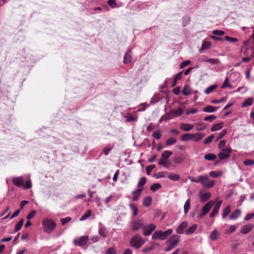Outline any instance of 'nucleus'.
Returning a JSON list of instances; mask_svg holds the SVG:
<instances>
[{
    "label": "nucleus",
    "instance_id": "obj_1",
    "mask_svg": "<svg viewBox=\"0 0 254 254\" xmlns=\"http://www.w3.org/2000/svg\"><path fill=\"white\" fill-rule=\"evenodd\" d=\"M44 231L47 234H51L56 227V223L51 219L45 218L42 221Z\"/></svg>",
    "mask_w": 254,
    "mask_h": 254
},
{
    "label": "nucleus",
    "instance_id": "obj_2",
    "mask_svg": "<svg viewBox=\"0 0 254 254\" xmlns=\"http://www.w3.org/2000/svg\"><path fill=\"white\" fill-rule=\"evenodd\" d=\"M173 232V230L172 229H169L164 232L161 230H158L153 234L152 239L155 240L158 239L161 240H164L171 235Z\"/></svg>",
    "mask_w": 254,
    "mask_h": 254
},
{
    "label": "nucleus",
    "instance_id": "obj_3",
    "mask_svg": "<svg viewBox=\"0 0 254 254\" xmlns=\"http://www.w3.org/2000/svg\"><path fill=\"white\" fill-rule=\"evenodd\" d=\"M145 243V240L139 234L134 235L130 241V246L135 249L140 248Z\"/></svg>",
    "mask_w": 254,
    "mask_h": 254
},
{
    "label": "nucleus",
    "instance_id": "obj_4",
    "mask_svg": "<svg viewBox=\"0 0 254 254\" xmlns=\"http://www.w3.org/2000/svg\"><path fill=\"white\" fill-rule=\"evenodd\" d=\"M180 237L177 235H173L170 237L167 241V243H168L169 244L164 251L165 252H169L175 248L179 243Z\"/></svg>",
    "mask_w": 254,
    "mask_h": 254
},
{
    "label": "nucleus",
    "instance_id": "obj_5",
    "mask_svg": "<svg viewBox=\"0 0 254 254\" xmlns=\"http://www.w3.org/2000/svg\"><path fill=\"white\" fill-rule=\"evenodd\" d=\"M201 177L202 179V182H200V183L206 188H211L213 187L215 184V181L214 180H210L208 176L202 175Z\"/></svg>",
    "mask_w": 254,
    "mask_h": 254
},
{
    "label": "nucleus",
    "instance_id": "obj_6",
    "mask_svg": "<svg viewBox=\"0 0 254 254\" xmlns=\"http://www.w3.org/2000/svg\"><path fill=\"white\" fill-rule=\"evenodd\" d=\"M232 152V149L229 146L226 147V149L221 150L218 155L220 160H224L228 158Z\"/></svg>",
    "mask_w": 254,
    "mask_h": 254
},
{
    "label": "nucleus",
    "instance_id": "obj_7",
    "mask_svg": "<svg viewBox=\"0 0 254 254\" xmlns=\"http://www.w3.org/2000/svg\"><path fill=\"white\" fill-rule=\"evenodd\" d=\"M89 239L88 236H81L78 238L75 239L73 243L75 246H78L80 247L84 246L86 244Z\"/></svg>",
    "mask_w": 254,
    "mask_h": 254
},
{
    "label": "nucleus",
    "instance_id": "obj_8",
    "mask_svg": "<svg viewBox=\"0 0 254 254\" xmlns=\"http://www.w3.org/2000/svg\"><path fill=\"white\" fill-rule=\"evenodd\" d=\"M188 222L185 221L182 222L177 228L176 231L178 234H183L185 233V230L188 226Z\"/></svg>",
    "mask_w": 254,
    "mask_h": 254
},
{
    "label": "nucleus",
    "instance_id": "obj_9",
    "mask_svg": "<svg viewBox=\"0 0 254 254\" xmlns=\"http://www.w3.org/2000/svg\"><path fill=\"white\" fill-rule=\"evenodd\" d=\"M155 228L156 226L155 225L153 224H149V225L143 227V233L145 236H149Z\"/></svg>",
    "mask_w": 254,
    "mask_h": 254
},
{
    "label": "nucleus",
    "instance_id": "obj_10",
    "mask_svg": "<svg viewBox=\"0 0 254 254\" xmlns=\"http://www.w3.org/2000/svg\"><path fill=\"white\" fill-rule=\"evenodd\" d=\"M143 224L144 221L142 219L136 220L132 222L131 230L137 231L143 226Z\"/></svg>",
    "mask_w": 254,
    "mask_h": 254
},
{
    "label": "nucleus",
    "instance_id": "obj_11",
    "mask_svg": "<svg viewBox=\"0 0 254 254\" xmlns=\"http://www.w3.org/2000/svg\"><path fill=\"white\" fill-rule=\"evenodd\" d=\"M199 196L201 202H205L210 198L211 193L209 192H205L201 190L199 193Z\"/></svg>",
    "mask_w": 254,
    "mask_h": 254
},
{
    "label": "nucleus",
    "instance_id": "obj_12",
    "mask_svg": "<svg viewBox=\"0 0 254 254\" xmlns=\"http://www.w3.org/2000/svg\"><path fill=\"white\" fill-rule=\"evenodd\" d=\"M254 228L253 224H249L243 226L241 229V233L243 234H247L250 233Z\"/></svg>",
    "mask_w": 254,
    "mask_h": 254
},
{
    "label": "nucleus",
    "instance_id": "obj_13",
    "mask_svg": "<svg viewBox=\"0 0 254 254\" xmlns=\"http://www.w3.org/2000/svg\"><path fill=\"white\" fill-rule=\"evenodd\" d=\"M24 182L22 177H15L12 179L13 184L18 187H22L23 186Z\"/></svg>",
    "mask_w": 254,
    "mask_h": 254
},
{
    "label": "nucleus",
    "instance_id": "obj_14",
    "mask_svg": "<svg viewBox=\"0 0 254 254\" xmlns=\"http://www.w3.org/2000/svg\"><path fill=\"white\" fill-rule=\"evenodd\" d=\"M132 52L130 49H127L126 51L124 58V62L125 64H129L131 62Z\"/></svg>",
    "mask_w": 254,
    "mask_h": 254
},
{
    "label": "nucleus",
    "instance_id": "obj_15",
    "mask_svg": "<svg viewBox=\"0 0 254 254\" xmlns=\"http://www.w3.org/2000/svg\"><path fill=\"white\" fill-rule=\"evenodd\" d=\"M222 204V200L217 198L215 201H209L204 206H220Z\"/></svg>",
    "mask_w": 254,
    "mask_h": 254
},
{
    "label": "nucleus",
    "instance_id": "obj_16",
    "mask_svg": "<svg viewBox=\"0 0 254 254\" xmlns=\"http://www.w3.org/2000/svg\"><path fill=\"white\" fill-rule=\"evenodd\" d=\"M205 134L203 133H195L192 134V140L194 141H198L200 140L204 136Z\"/></svg>",
    "mask_w": 254,
    "mask_h": 254
},
{
    "label": "nucleus",
    "instance_id": "obj_17",
    "mask_svg": "<svg viewBox=\"0 0 254 254\" xmlns=\"http://www.w3.org/2000/svg\"><path fill=\"white\" fill-rule=\"evenodd\" d=\"M197 224H193L192 226L188 228L185 231V233L188 235H192L197 229Z\"/></svg>",
    "mask_w": 254,
    "mask_h": 254
},
{
    "label": "nucleus",
    "instance_id": "obj_18",
    "mask_svg": "<svg viewBox=\"0 0 254 254\" xmlns=\"http://www.w3.org/2000/svg\"><path fill=\"white\" fill-rule=\"evenodd\" d=\"M193 127V125H191L189 124L182 123L181 124V128L182 130L189 131L192 129Z\"/></svg>",
    "mask_w": 254,
    "mask_h": 254
},
{
    "label": "nucleus",
    "instance_id": "obj_19",
    "mask_svg": "<svg viewBox=\"0 0 254 254\" xmlns=\"http://www.w3.org/2000/svg\"><path fill=\"white\" fill-rule=\"evenodd\" d=\"M223 127V123L221 122L214 124L210 130L212 132H213L221 129Z\"/></svg>",
    "mask_w": 254,
    "mask_h": 254
},
{
    "label": "nucleus",
    "instance_id": "obj_20",
    "mask_svg": "<svg viewBox=\"0 0 254 254\" xmlns=\"http://www.w3.org/2000/svg\"><path fill=\"white\" fill-rule=\"evenodd\" d=\"M202 62L209 63L212 65L218 64L220 63L219 60L217 59H205L202 60Z\"/></svg>",
    "mask_w": 254,
    "mask_h": 254
},
{
    "label": "nucleus",
    "instance_id": "obj_21",
    "mask_svg": "<svg viewBox=\"0 0 254 254\" xmlns=\"http://www.w3.org/2000/svg\"><path fill=\"white\" fill-rule=\"evenodd\" d=\"M254 99L252 97H249L245 100L242 105V107L245 108L253 104Z\"/></svg>",
    "mask_w": 254,
    "mask_h": 254
},
{
    "label": "nucleus",
    "instance_id": "obj_22",
    "mask_svg": "<svg viewBox=\"0 0 254 254\" xmlns=\"http://www.w3.org/2000/svg\"><path fill=\"white\" fill-rule=\"evenodd\" d=\"M241 214V210L240 209H236L230 215V219L231 220H235L237 219Z\"/></svg>",
    "mask_w": 254,
    "mask_h": 254
},
{
    "label": "nucleus",
    "instance_id": "obj_23",
    "mask_svg": "<svg viewBox=\"0 0 254 254\" xmlns=\"http://www.w3.org/2000/svg\"><path fill=\"white\" fill-rule=\"evenodd\" d=\"M218 107H213L212 106H208L203 109V111L206 113H213L216 111Z\"/></svg>",
    "mask_w": 254,
    "mask_h": 254
},
{
    "label": "nucleus",
    "instance_id": "obj_24",
    "mask_svg": "<svg viewBox=\"0 0 254 254\" xmlns=\"http://www.w3.org/2000/svg\"><path fill=\"white\" fill-rule=\"evenodd\" d=\"M143 188L138 189L135 190L132 192L133 199L136 200L137 198L140 196Z\"/></svg>",
    "mask_w": 254,
    "mask_h": 254
},
{
    "label": "nucleus",
    "instance_id": "obj_25",
    "mask_svg": "<svg viewBox=\"0 0 254 254\" xmlns=\"http://www.w3.org/2000/svg\"><path fill=\"white\" fill-rule=\"evenodd\" d=\"M182 93L184 95H189L192 93V89L190 86L186 85L183 89Z\"/></svg>",
    "mask_w": 254,
    "mask_h": 254
},
{
    "label": "nucleus",
    "instance_id": "obj_26",
    "mask_svg": "<svg viewBox=\"0 0 254 254\" xmlns=\"http://www.w3.org/2000/svg\"><path fill=\"white\" fill-rule=\"evenodd\" d=\"M195 126L196 127V129L197 131L203 130L206 128L205 124L202 122L196 123Z\"/></svg>",
    "mask_w": 254,
    "mask_h": 254
},
{
    "label": "nucleus",
    "instance_id": "obj_27",
    "mask_svg": "<svg viewBox=\"0 0 254 254\" xmlns=\"http://www.w3.org/2000/svg\"><path fill=\"white\" fill-rule=\"evenodd\" d=\"M204 158L206 160L213 161L217 158V156L213 153H208L204 155Z\"/></svg>",
    "mask_w": 254,
    "mask_h": 254
},
{
    "label": "nucleus",
    "instance_id": "obj_28",
    "mask_svg": "<svg viewBox=\"0 0 254 254\" xmlns=\"http://www.w3.org/2000/svg\"><path fill=\"white\" fill-rule=\"evenodd\" d=\"M172 154L173 152L171 151L165 150L162 153L161 158L167 160Z\"/></svg>",
    "mask_w": 254,
    "mask_h": 254
},
{
    "label": "nucleus",
    "instance_id": "obj_29",
    "mask_svg": "<svg viewBox=\"0 0 254 254\" xmlns=\"http://www.w3.org/2000/svg\"><path fill=\"white\" fill-rule=\"evenodd\" d=\"M219 235V233H218V232L216 230H215L211 233L210 235V238L212 240L215 241L217 240Z\"/></svg>",
    "mask_w": 254,
    "mask_h": 254
},
{
    "label": "nucleus",
    "instance_id": "obj_30",
    "mask_svg": "<svg viewBox=\"0 0 254 254\" xmlns=\"http://www.w3.org/2000/svg\"><path fill=\"white\" fill-rule=\"evenodd\" d=\"M168 177L170 180L174 181H178L180 178V177L179 175L175 173H171L169 174Z\"/></svg>",
    "mask_w": 254,
    "mask_h": 254
},
{
    "label": "nucleus",
    "instance_id": "obj_31",
    "mask_svg": "<svg viewBox=\"0 0 254 254\" xmlns=\"http://www.w3.org/2000/svg\"><path fill=\"white\" fill-rule=\"evenodd\" d=\"M91 215V212L90 210H88L86 211V212L83 214V215L81 217L79 220L81 221H84L89 217Z\"/></svg>",
    "mask_w": 254,
    "mask_h": 254
},
{
    "label": "nucleus",
    "instance_id": "obj_32",
    "mask_svg": "<svg viewBox=\"0 0 254 254\" xmlns=\"http://www.w3.org/2000/svg\"><path fill=\"white\" fill-rule=\"evenodd\" d=\"M222 174V173L220 171H211L209 173V176L213 177V178H217L219 176H221Z\"/></svg>",
    "mask_w": 254,
    "mask_h": 254
},
{
    "label": "nucleus",
    "instance_id": "obj_33",
    "mask_svg": "<svg viewBox=\"0 0 254 254\" xmlns=\"http://www.w3.org/2000/svg\"><path fill=\"white\" fill-rule=\"evenodd\" d=\"M192 133H185L181 136V139L183 141H188L192 140Z\"/></svg>",
    "mask_w": 254,
    "mask_h": 254
},
{
    "label": "nucleus",
    "instance_id": "obj_34",
    "mask_svg": "<svg viewBox=\"0 0 254 254\" xmlns=\"http://www.w3.org/2000/svg\"><path fill=\"white\" fill-rule=\"evenodd\" d=\"M177 142V139L174 137H170L168 138L165 142L167 146L172 145Z\"/></svg>",
    "mask_w": 254,
    "mask_h": 254
},
{
    "label": "nucleus",
    "instance_id": "obj_35",
    "mask_svg": "<svg viewBox=\"0 0 254 254\" xmlns=\"http://www.w3.org/2000/svg\"><path fill=\"white\" fill-rule=\"evenodd\" d=\"M217 87V85H212L209 86L208 88L205 89L204 93L206 94H208L212 92Z\"/></svg>",
    "mask_w": 254,
    "mask_h": 254
},
{
    "label": "nucleus",
    "instance_id": "obj_36",
    "mask_svg": "<svg viewBox=\"0 0 254 254\" xmlns=\"http://www.w3.org/2000/svg\"><path fill=\"white\" fill-rule=\"evenodd\" d=\"M190 16H186L183 18L182 19V25L184 27L187 26L190 23Z\"/></svg>",
    "mask_w": 254,
    "mask_h": 254
},
{
    "label": "nucleus",
    "instance_id": "obj_37",
    "mask_svg": "<svg viewBox=\"0 0 254 254\" xmlns=\"http://www.w3.org/2000/svg\"><path fill=\"white\" fill-rule=\"evenodd\" d=\"M172 113L175 117L180 116L183 113V110L181 108H178L175 110L172 111Z\"/></svg>",
    "mask_w": 254,
    "mask_h": 254
},
{
    "label": "nucleus",
    "instance_id": "obj_38",
    "mask_svg": "<svg viewBox=\"0 0 254 254\" xmlns=\"http://www.w3.org/2000/svg\"><path fill=\"white\" fill-rule=\"evenodd\" d=\"M24 222V219H21L16 225L15 226V231L17 232L19 230L21 229Z\"/></svg>",
    "mask_w": 254,
    "mask_h": 254
},
{
    "label": "nucleus",
    "instance_id": "obj_39",
    "mask_svg": "<svg viewBox=\"0 0 254 254\" xmlns=\"http://www.w3.org/2000/svg\"><path fill=\"white\" fill-rule=\"evenodd\" d=\"M99 233L100 235L104 237L107 236L108 232L106 230V228L104 227H101L99 228Z\"/></svg>",
    "mask_w": 254,
    "mask_h": 254
},
{
    "label": "nucleus",
    "instance_id": "obj_40",
    "mask_svg": "<svg viewBox=\"0 0 254 254\" xmlns=\"http://www.w3.org/2000/svg\"><path fill=\"white\" fill-rule=\"evenodd\" d=\"M161 185L159 183H155L151 186L150 190L152 191H155L160 189Z\"/></svg>",
    "mask_w": 254,
    "mask_h": 254
},
{
    "label": "nucleus",
    "instance_id": "obj_41",
    "mask_svg": "<svg viewBox=\"0 0 254 254\" xmlns=\"http://www.w3.org/2000/svg\"><path fill=\"white\" fill-rule=\"evenodd\" d=\"M151 201L152 198L151 197H146L143 199V205H144V206H148L151 204Z\"/></svg>",
    "mask_w": 254,
    "mask_h": 254
},
{
    "label": "nucleus",
    "instance_id": "obj_42",
    "mask_svg": "<svg viewBox=\"0 0 254 254\" xmlns=\"http://www.w3.org/2000/svg\"><path fill=\"white\" fill-rule=\"evenodd\" d=\"M214 138V134L210 135V136H208L204 139V142H203L204 144H207L210 143L213 140Z\"/></svg>",
    "mask_w": 254,
    "mask_h": 254
},
{
    "label": "nucleus",
    "instance_id": "obj_43",
    "mask_svg": "<svg viewBox=\"0 0 254 254\" xmlns=\"http://www.w3.org/2000/svg\"><path fill=\"white\" fill-rule=\"evenodd\" d=\"M211 207H202V210L201 214L199 215V217L202 218L206 215L209 211Z\"/></svg>",
    "mask_w": 254,
    "mask_h": 254
},
{
    "label": "nucleus",
    "instance_id": "obj_44",
    "mask_svg": "<svg viewBox=\"0 0 254 254\" xmlns=\"http://www.w3.org/2000/svg\"><path fill=\"white\" fill-rule=\"evenodd\" d=\"M216 119V117L214 115H210L204 118L205 121L212 122Z\"/></svg>",
    "mask_w": 254,
    "mask_h": 254
},
{
    "label": "nucleus",
    "instance_id": "obj_45",
    "mask_svg": "<svg viewBox=\"0 0 254 254\" xmlns=\"http://www.w3.org/2000/svg\"><path fill=\"white\" fill-rule=\"evenodd\" d=\"M146 183V178L145 177H143L141 178L140 181H139L137 186L139 188H142L143 186L145 185Z\"/></svg>",
    "mask_w": 254,
    "mask_h": 254
},
{
    "label": "nucleus",
    "instance_id": "obj_46",
    "mask_svg": "<svg viewBox=\"0 0 254 254\" xmlns=\"http://www.w3.org/2000/svg\"><path fill=\"white\" fill-rule=\"evenodd\" d=\"M155 165H150L149 166H148L146 168V174L147 175H149L150 174V172L152 171L153 169H154L155 168Z\"/></svg>",
    "mask_w": 254,
    "mask_h": 254
},
{
    "label": "nucleus",
    "instance_id": "obj_47",
    "mask_svg": "<svg viewBox=\"0 0 254 254\" xmlns=\"http://www.w3.org/2000/svg\"><path fill=\"white\" fill-rule=\"evenodd\" d=\"M203 178L201 177V176H198L197 178H190V179L191 182L200 183V182H202Z\"/></svg>",
    "mask_w": 254,
    "mask_h": 254
},
{
    "label": "nucleus",
    "instance_id": "obj_48",
    "mask_svg": "<svg viewBox=\"0 0 254 254\" xmlns=\"http://www.w3.org/2000/svg\"><path fill=\"white\" fill-rule=\"evenodd\" d=\"M158 164L160 165L163 166L164 167L167 168L168 167V163L167 160L161 158L158 162Z\"/></svg>",
    "mask_w": 254,
    "mask_h": 254
},
{
    "label": "nucleus",
    "instance_id": "obj_49",
    "mask_svg": "<svg viewBox=\"0 0 254 254\" xmlns=\"http://www.w3.org/2000/svg\"><path fill=\"white\" fill-rule=\"evenodd\" d=\"M211 44L209 42H203L202 46H201V49L202 50H205L208 49L210 47Z\"/></svg>",
    "mask_w": 254,
    "mask_h": 254
},
{
    "label": "nucleus",
    "instance_id": "obj_50",
    "mask_svg": "<svg viewBox=\"0 0 254 254\" xmlns=\"http://www.w3.org/2000/svg\"><path fill=\"white\" fill-rule=\"evenodd\" d=\"M225 39L226 41H227L228 42H230V43H235V42H238V41L237 38H232L228 36H226L225 37Z\"/></svg>",
    "mask_w": 254,
    "mask_h": 254
},
{
    "label": "nucleus",
    "instance_id": "obj_51",
    "mask_svg": "<svg viewBox=\"0 0 254 254\" xmlns=\"http://www.w3.org/2000/svg\"><path fill=\"white\" fill-rule=\"evenodd\" d=\"M71 220V218L70 217H66L64 218H62L61 219V222L62 225H64L66 223L69 222Z\"/></svg>",
    "mask_w": 254,
    "mask_h": 254
},
{
    "label": "nucleus",
    "instance_id": "obj_52",
    "mask_svg": "<svg viewBox=\"0 0 254 254\" xmlns=\"http://www.w3.org/2000/svg\"><path fill=\"white\" fill-rule=\"evenodd\" d=\"M243 164L246 166H251L254 164V160L252 159H246L244 161Z\"/></svg>",
    "mask_w": 254,
    "mask_h": 254
},
{
    "label": "nucleus",
    "instance_id": "obj_53",
    "mask_svg": "<svg viewBox=\"0 0 254 254\" xmlns=\"http://www.w3.org/2000/svg\"><path fill=\"white\" fill-rule=\"evenodd\" d=\"M225 144H226V141L224 140H221L219 143H218V148L222 150L223 149H226L225 147Z\"/></svg>",
    "mask_w": 254,
    "mask_h": 254
},
{
    "label": "nucleus",
    "instance_id": "obj_54",
    "mask_svg": "<svg viewBox=\"0 0 254 254\" xmlns=\"http://www.w3.org/2000/svg\"><path fill=\"white\" fill-rule=\"evenodd\" d=\"M226 100H227V98L223 97L219 100H217V99L213 100L211 101V102L214 104H218V103H222L223 102H225L226 101Z\"/></svg>",
    "mask_w": 254,
    "mask_h": 254
},
{
    "label": "nucleus",
    "instance_id": "obj_55",
    "mask_svg": "<svg viewBox=\"0 0 254 254\" xmlns=\"http://www.w3.org/2000/svg\"><path fill=\"white\" fill-rule=\"evenodd\" d=\"M152 136L156 139H159L161 137V134L159 130L155 131L153 132Z\"/></svg>",
    "mask_w": 254,
    "mask_h": 254
},
{
    "label": "nucleus",
    "instance_id": "obj_56",
    "mask_svg": "<svg viewBox=\"0 0 254 254\" xmlns=\"http://www.w3.org/2000/svg\"><path fill=\"white\" fill-rule=\"evenodd\" d=\"M184 160V158L182 156H177L174 158V162L177 164L182 162Z\"/></svg>",
    "mask_w": 254,
    "mask_h": 254
},
{
    "label": "nucleus",
    "instance_id": "obj_57",
    "mask_svg": "<svg viewBox=\"0 0 254 254\" xmlns=\"http://www.w3.org/2000/svg\"><path fill=\"white\" fill-rule=\"evenodd\" d=\"M108 4L113 8L116 7L117 5L115 0H109Z\"/></svg>",
    "mask_w": 254,
    "mask_h": 254
},
{
    "label": "nucleus",
    "instance_id": "obj_58",
    "mask_svg": "<svg viewBox=\"0 0 254 254\" xmlns=\"http://www.w3.org/2000/svg\"><path fill=\"white\" fill-rule=\"evenodd\" d=\"M214 35L222 36L225 34V32L222 30H215L212 31Z\"/></svg>",
    "mask_w": 254,
    "mask_h": 254
},
{
    "label": "nucleus",
    "instance_id": "obj_59",
    "mask_svg": "<svg viewBox=\"0 0 254 254\" xmlns=\"http://www.w3.org/2000/svg\"><path fill=\"white\" fill-rule=\"evenodd\" d=\"M137 121V117H135L133 115L129 116L127 118V121L128 122H135Z\"/></svg>",
    "mask_w": 254,
    "mask_h": 254
},
{
    "label": "nucleus",
    "instance_id": "obj_60",
    "mask_svg": "<svg viewBox=\"0 0 254 254\" xmlns=\"http://www.w3.org/2000/svg\"><path fill=\"white\" fill-rule=\"evenodd\" d=\"M22 187L24 189H29L31 188L32 187V184H31V180H29V181H27L25 183V185H23V186H22Z\"/></svg>",
    "mask_w": 254,
    "mask_h": 254
},
{
    "label": "nucleus",
    "instance_id": "obj_61",
    "mask_svg": "<svg viewBox=\"0 0 254 254\" xmlns=\"http://www.w3.org/2000/svg\"><path fill=\"white\" fill-rule=\"evenodd\" d=\"M230 207H225L223 211V213L222 215L223 218L226 217L230 212Z\"/></svg>",
    "mask_w": 254,
    "mask_h": 254
},
{
    "label": "nucleus",
    "instance_id": "obj_62",
    "mask_svg": "<svg viewBox=\"0 0 254 254\" xmlns=\"http://www.w3.org/2000/svg\"><path fill=\"white\" fill-rule=\"evenodd\" d=\"M105 254H116V251L113 248H109L106 250Z\"/></svg>",
    "mask_w": 254,
    "mask_h": 254
},
{
    "label": "nucleus",
    "instance_id": "obj_63",
    "mask_svg": "<svg viewBox=\"0 0 254 254\" xmlns=\"http://www.w3.org/2000/svg\"><path fill=\"white\" fill-rule=\"evenodd\" d=\"M36 211L35 210H33L30 212L27 216V219L30 220L35 216L36 215Z\"/></svg>",
    "mask_w": 254,
    "mask_h": 254
},
{
    "label": "nucleus",
    "instance_id": "obj_64",
    "mask_svg": "<svg viewBox=\"0 0 254 254\" xmlns=\"http://www.w3.org/2000/svg\"><path fill=\"white\" fill-rule=\"evenodd\" d=\"M236 229V227L235 225H231L230 226L229 229L227 230H226V233H232L233 232H234Z\"/></svg>",
    "mask_w": 254,
    "mask_h": 254
}]
</instances>
